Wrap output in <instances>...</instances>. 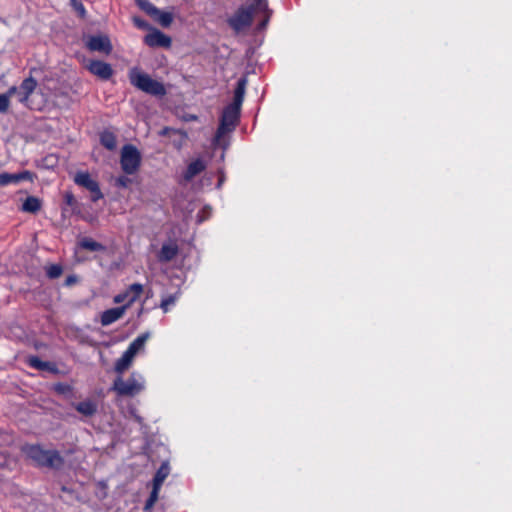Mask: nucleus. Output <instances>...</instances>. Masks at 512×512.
Here are the masks:
<instances>
[{"label":"nucleus","instance_id":"1","mask_svg":"<svg viewBox=\"0 0 512 512\" xmlns=\"http://www.w3.org/2000/svg\"><path fill=\"white\" fill-rule=\"evenodd\" d=\"M245 87L246 80L242 78L238 81L235 88L233 103L223 110L220 125L213 140L215 146L225 148L224 136L235 129L240 115V107L244 99Z\"/></svg>","mask_w":512,"mask_h":512},{"label":"nucleus","instance_id":"2","mask_svg":"<svg viewBox=\"0 0 512 512\" xmlns=\"http://www.w3.org/2000/svg\"><path fill=\"white\" fill-rule=\"evenodd\" d=\"M258 13H268L267 0H254L253 4L239 8L235 14L229 18L228 23L236 32H239L249 27L252 23L253 16Z\"/></svg>","mask_w":512,"mask_h":512},{"label":"nucleus","instance_id":"3","mask_svg":"<svg viewBox=\"0 0 512 512\" xmlns=\"http://www.w3.org/2000/svg\"><path fill=\"white\" fill-rule=\"evenodd\" d=\"M24 455L32 460L37 466L60 468L63 458L56 450H44L39 445H25L22 447Z\"/></svg>","mask_w":512,"mask_h":512},{"label":"nucleus","instance_id":"4","mask_svg":"<svg viewBox=\"0 0 512 512\" xmlns=\"http://www.w3.org/2000/svg\"><path fill=\"white\" fill-rule=\"evenodd\" d=\"M146 381L139 372H132L127 379L121 375L116 377L111 390L119 396L133 397L145 390Z\"/></svg>","mask_w":512,"mask_h":512},{"label":"nucleus","instance_id":"5","mask_svg":"<svg viewBox=\"0 0 512 512\" xmlns=\"http://www.w3.org/2000/svg\"><path fill=\"white\" fill-rule=\"evenodd\" d=\"M129 80L137 89L156 97H162L166 94L163 83L154 80L150 75L133 68L129 72Z\"/></svg>","mask_w":512,"mask_h":512},{"label":"nucleus","instance_id":"6","mask_svg":"<svg viewBox=\"0 0 512 512\" xmlns=\"http://www.w3.org/2000/svg\"><path fill=\"white\" fill-rule=\"evenodd\" d=\"M148 337L149 334L146 333L134 339L122 356L115 362L114 370L119 376L131 367L135 356L144 349Z\"/></svg>","mask_w":512,"mask_h":512},{"label":"nucleus","instance_id":"7","mask_svg":"<svg viewBox=\"0 0 512 512\" xmlns=\"http://www.w3.org/2000/svg\"><path fill=\"white\" fill-rule=\"evenodd\" d=\"M141 154L133 145H124L121 150L120 164L126 174H134L140 166Z\"/></svg>","mask_w":512,"mask_h":512},{"label":"nucleus","instance_id":"8","mask_svg":"<svg viewBox=\"0 0 512 512\" xmlns=\"http://www.w3.org/2000/svg\"><path fill=\"white\" fill-rule=\"evenodd\" d=\"M74 182L91 192L92 201L96 202L103 197L98 182L92 179L88 172H77L74 176Z\"/></svg>","mask_w":512,"mask_h":512},{"label":"nucleus","instance_id":"9","mask_svg":"<svg viewBox=\"0 0 512 512\" xmlns=\"http://www.w3.org/2000/svg\"><path fill=\"white\" fill-rule=\"evenodd\" d=\"M143 292V285L139 283L131 284L124 292L114 296L113 302L120 304L125 302L127 309L140 297Z\"/></svg>","mask_w":512,"mask_h":512},{"label":"nucleus","instance_id":"10","mask_svg":"<svg viewBox=\"0 0 512 512\" xmlns=\"http://www.w3.org/2000/svg\"><path fill=\"white\" fill-rule=\"evenodd\" d=\"M34 174L28 170H24L18 173H0V186H7L9 184H18L22 181L32 182Z\"/></svg>","mask_w":512,"mask_h":512},{"label":"nucleus","instance_id":"11","mask_svg":"<svg viewBox=\"0 0 512 512\" xmlns=\"http://www.w3.org/2000/svg\"><path fill=\"white\" fill-rule=\"evenodd\" d=\"M87 69L93 75L102 80H108L113 75V69L111 65L99 60L90 61L87 65Z\"/></svg>","mask_w":512,"mask_h":512},{"label":"nucleus","instance_id":"12","mask_svg":"<svg viewBox=\"0 0 512 512\" xmlns=\"http://www.w3.org/2000/svg\"><path fill=\"white\" fill-rule=\"evenodd\" d=\"M87 47L91 51L104 52L106 54H109L112 50L109 38L102 35L90 37L87 42Z\"/></svg>","mask_w":512,"mask_h":512},{"label":"nucleus","instance_id":"13","mask_svg":"<svg viewBox=\"0 0 512 512\" xmlns=\"http://www.w3.org/2000/svg\"><path fill=\"white\" fill-rule=\"evenodd\" d=\"M144 41L150 47H169L171 45V38L158 30L147 34Z\"/></svg>","mask_w":512,"mask_h":512},{"label":"nucleus","instance_id":"14","mask_svg":"<svg viewBox=\"0 0 512 512\" xmlns=\"http://www.w3.org/2000/svg\"><path fill=\"white\" fill-rule=\"evenodd\" d=\"M126 310H127V305H123L120 307L105 310L101 314V320H100L101 324L103 326H108V325L116 322L117 320H119L120 318L123 317Z\"/></svg>","mask_w":512,"mask_h":512},{"label":"nucleus","instance_id":"15","mask_svg":"<svg viewBox=\"0 0 512 512\" xmlns=\"http://www.w3.org/2000/svg\"><path fill=\"white\" fill-rule=\"evenodd\" d=\"M179 252V248L176 242L174 241H168L165 242L160 251L158 252V260L160 262H170L173 260Z\"/></svg>","mask_w":512,"mask_h":512},{"label":"nucleus","instance_id":"16","mask_svg":"<svg viewBox=\"0 0 512 512\" xmlns=\"http://www.w3.org/2000/svg\"><path fill=\"white\" fill-rule=\"evenodd\" d=\"M205 168H206V163L203 159L198 158V159L192 161L188 165V167L183 175L184 180L187 182L191 181L195 176H197L202 171H204Z\"/></svg>","mask_w":512,"mask_h":512},{"label":"nucleus","instance_id":"17","mask_svg":"<svg viewBox=\"0 0 512 512\" xmlns=\"http://www.w3.org/2000/svg\"><path fill=\"white\" fill-rule=\"evenodd\" d=\"M43 206V202L36 196H28L22 203L20 210L25 213L36 214Z\"/></svg>","mask_w":512,"mask_h":512},{"label":"nucleus","instance_id":"18","mask_svg":"<svg viewBox=\"0 0 512 512\" xmlns=\"http://www.w3.org/2000/svg\"><path fill=\"white\" fill-rule=\"evenodd\" d=\"M27 363L37 369V370H42V371H50V372H56L57 371V368L56 366L51 363V362H46V361H42L39 357L37 356H30L27 360Z\"/></svg>","mask_w":512,"mask_h":512},{"label":"nucleus","instance_id":"19","mask_svg":"<svg viewBox=\"0 0 512 512\" xmlns=\"http://www.w3.org/2000/svg\"><path fill=\"white\" fill-rule=\"evenodd\" d=\"M101 144L108 150L113 151L117 147V138L114 133L104 131L100 135Z\"/></svg>","mask_w":512,"mask_h":512},{"label":"nucleus","instance_id":"20","mask_svg":"<svg viewBox=\"0 0 512 512\" xmlns=\"http://www.w3.org/2000/svg\"><path fill=\"white\" fill-rule=\"evenodd\" d=\"M170 468L167 463H163L160 468L157 470L154 480H153V486H156V488H161L164 480L169 475Z\"/></svg>","mask_w":512,"mask_h":512},{"label":"nucleus","instance_id":"21","mask_svg":"<svg viewBox=\"0 0 512 512\" xmlns=\"http://www.w3.org/2000/svg\"><path fill=\"white\" fill-rule=\"evenodd\" d=\"M76 410L85 415V416H91L93 415L96 410H97V406L94 402L90 401V400H86V401H83V402H80L78 403L76 406H75Z\"/></svg>","mask_w":512,"mask_h":512},{"label":"nucleus","instance_id":"22","mask_svg":"<svg viewBox=\"0 0 512 512\" xmlns=\"http://www.w3.org/2000/svg\"><path fill=\"white\" fill-rule=\"evenodd\" d=\"M79 246L85 250H89V251H104L105 250V246L102 245L101 243L93 240L92 238H83L80 242H79Z\"/></svg>","mask_w":512,"mask_h":512},{"label":"nucleus","instance_id":"23","mask_svg":"<svg viewBox=\"0 0 512 512\" xmlns=\"http://www.w3.org/2000/svg\"><path fill=\"white\" fill-rule=\"evenodd\" d=\"M152 18L163 27H169L173 21L172 13L161 11L160 9H158V13L154 14Z\"/></svg>","mask_w":512,"mask_h":512},{"label":"nucleus","instance_id":"24","mask_svg":"<svg viewBox=\"0 0 512 512\" xmlns=\"http://www.w3.org/2000/svg\"><path fill=\"white\" fill-rule=\"evenodd\" d=\"M180 297V291L177 290L174 294L163 296L160 303V308L166 313L169 311L170 306H173Z\"/></svg>","mask_w":512,"mask_h":512},{"label":"nucleus","instance_id":"25","mask_svg":"<svg viewBox=\"0 0 512 512\" xmlns=\"http://www.w3.org/2000/svg\"><path fill=\"white\" fill-rule=\"evenodd\" d=\"M37 87V81L33 77H28L24 79L19 86V89L25 94L28 98L34 92Z\"/></svg>","mask_w":512,"mask_h":512},{"label":"nucleus","instance_id":"26","mask_svg":"<svg viewBox=\"0 0 512 512\" xmlns=\"http://www.w3.org/2000/svg\"><path fill=\"white\" fill-rule=\"evenodd\" d=\"M136 4L150 17H153L154 14L158 13V8L148 0H136Z\"/></svg>","mask_w":512,"mask_h":512},{"label":"nucleus","instance_id":"27","mask_svg":"<svg viewBox=\"0 0 512 512\" xmlns=\"http://www.w3.org/2000/svg\"><path fill=\"white\" fill-rule=\"evenodd\" d=\"M45 272L50 279H56L62 275L63 267L60 264H50L45 266Z\"/></svg>","mask_w":512,"mask_h":512},{"label":"nucleus","instance_id":"28","mask_svg":"<svg viewBox=\"0 0 512 512\" xmlns=\"http://www.w3.org/2000/svg\"><path fill=\"white\" fill-rule=\"evenodd\" d=\"M8 91H9V95L11 97L15 96L19 103L27 105L29 98L25 94H23V92L19 89V87L12 86L8 89Z\"/></svg>","mask_w":512,"mask_h":512},{"label":"nucleus","instance_id":"29","mask_svg":"<svg viewBox=\"0 0 512 512\" xmlns=\"http://www.w3.org/2000/svg\"><path fill=\"white\" fill-rule=\"evenodd\" d=\"M10 98L9 91L6 93L0 94V113H6L9 109L10 105Z\"/></svg>","mask_w":512,"mask_h":512},{"label":"nucleus","instance_id":"30","mask_svg":"<svg viewBox=\"0 0 512 512\" xmlns=\"http://www.w3.org/2000/svg\"><path fill=\"white\" fill-rule=\"evenodd\" d=\"M159 490H160V488H156V486H153L151 494H150L148 500L146 501V505H145L146 509H150L155 504V502L158 499Z\"/></svg>","mask_w":512,"mask_h":512},{"label":"nucleus","instance_id":"31","mask_svg":"<svg viewBox=\"0 0 512 512\" xmlns=\"http://www.w3.org/2000/svg\"><path fill=\"white\" fill-rule=\"evenodd\" d=\"M71 5L81 18L85 17V15H86L85 7L79 0H71Z\"/></svg>","mask_w":512,"mask_h":512},{"label":"nucleus","instance_id":"32","mask_svg":"<svg viewBox=\"0 0 512 512\" xmlns=\"http://www.w3.org/2000/svg\"><path fill=\"white\" fill-rule=\"evenodd\" d=\"M131 183V180L126 176H120L116 179V185L118 187L126 188Z\"/></svg>","mask_w":512,"mask_h":512},{"label":"nucleus","instance_id":"33","mask_svg":"<svg viewBox=\"0 0 512 512\" xmlns=\"http://www.w3.org/2000/svg\"><path fill=\"white\" fill-rule=\"evenodd\" d=\"M133 22L134 24L138 27V28H142V29H145L147 28V23L145 20L141 19V18H138V17H134L133 18Z\"/></svg>","mask_w":512,"mask_h":512},{"label":"nucleus","instance_id":"34","mask_svg":"<svg viewBox=\"0 0 512 512\" xmlns=\"http://www.w3.org/2000/svg\"><path fill=\"white\" fill-rule=\"evenodd\" d=\"M9 464V460L6 458L4 454H0V467L7 466Z\"/></svg>","mask_w":512,"mask_h":512},{"label":"nucleus","instance_id":"35","mask_svg":"<svg viewBox=\"0 0 512 512\" xmlns=\"http://www.w3.org/2000/svg\"><path fill=\"white\" fill-rule=\"evenodd\" d=\"M55 388H56V390H57V391H59V392L63 393V392H65V391H66V389H67L68 387H67V386H65V385H63V384H58V385H56V387H55Z\"/></svg>","mask_w":512,"mask_h":512},{"label":"nucleus","instance_id":"36","mask_svg":"<svg viewBox=\"0 0 512 512\" xmlns=\"http://www.w3.org/2000/svg\"><path fill=\"white\" fill-rule=\"evenodd\" d=\"M74 281H75L74 277H68V278L66 279V283H67V285H70V284L74 283Z\"/></svg>","mask_w":512,"mask_h":512},{"label":"nucleus","instance_id":"37","mask_svg":"<svg viewBox=\"0 0 512 512\" xmlns=\"http://www.w3.org/2000/svg\"><path fill=\"white\" fill-rule=\"evenodd\" d=\"M72 200V196H67V202L70 204Z\"/></svg>","mask_w":512,"mask_h":512}]
</instances>
